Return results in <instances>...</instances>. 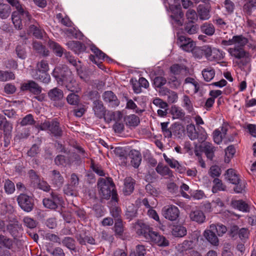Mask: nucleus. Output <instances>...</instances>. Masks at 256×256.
Returning a JSON list of instances; mask_svg holds the SVG:
<instances>
[{
    "label": "nucleus",
    "instance_id": "obj_1",
    "mask_svg": "<svg viewBox=\"0 0 256 256\" xmlns=\"http://www.w3.org/2000/svg\"><path fill=\"white\" fill-rule=\"evenodd\" d=\"M248 42L247 38L242 34L234 36L228 40H222L220 44L222 46L234 45V46L228 49L230 54L235 58L240 60L247 56L248 53L244 48Z\"/></svg>",
    "mask_w": 256,
    "mask_h": 256
},
{
    "label": "nucleus",
    "instance_id": "obj_2",
    "mask_svg": "<svg viewBox=\"0 0 256 256\" xmlns=\"http://www.w3.org/2000/svg\"><path fill=\"white\" fill-rule=\"evenodd\" d=\"M135 228L137 234L143 236L147 241L160 246L168 245L169 242L165 237L152 230V228L142 222H138L135 225Z\"/></svg>",
    "mask_w": 256,
    "mask_h": 256
},
{
    "label": "nucleus",
    "instance_id": "obj_3",
    "mask_svg": "<svg viewBox=\"0 0 256 256\" xmlns=\"http://www.w3.org/2000/svg\"><path fill=\"white\" fill-rule=\"evenodd\" d=\"M98 187L102 198L108 200L112 196V200L118 202V194L114 189V184L111 178H100L98 182Z\"/></svg>",
    "mask_w": 256,
    "mask_h": 256
},
{
    "label": "nucleus",
    "instance_id": "obj_4",
    "mask_svg": "<svg viewBox=\"0 0 256 256\" xmlns=\"http://www.w3.org/2000/svg\"><path fill=\"white\" fill-rule=\"evenodd\" d=\"M72 72L66 65L59 66L54 68L52 76L60 85H62L68 82L72 77Z\"/></svg>",
    "mask_w": 256,
    "mask_h": 256
},
{
    "label": "nucleus",
    "instance_id": "obj_5",
    "mask_svg": "<svg viewBox=\"0 0 256 256\" xmlns=\"http://www.w3.org/2000/svg\"><path fill=\"white\" fill-rule=\"evenodd\" d=\"M186 130L188 136L192 140H197L199 143H202L207 138V134L202 127L196 128L194 124H190L186 126Z\"/></svg>",
    "mask_w": 256,
    "mask_h": 256
},
{
    "label": "nucleus",
    "instance_id": "obj_6",
    "mask_svg": "<svg viewBox=\"0 0 256 256\" xmlns=\"http://www.w3.org/2000/svg\"><path fill=\"white\" fill-rule=\"evenodd\" d=\"M39 128L42 130H48L56 138H60L62 135V130L60 126V123L55 119L52 121L46 120L41 124Z\"/></svg>",
    "mask_w": 256,
    "mask_h": 256
},
{
    "label": "nucleus",
    "instance_id": "obj_7",
    "mask_svg": "<svg viewBox=\"0 0 256 256\" xmlns=\"http://www.w3.org/2000/svg\"><path fill=\"white\" fill-rule=\"evenodd\" d=\"M177 37V43L184 50L188 52L194 50V53L200 51L199 48H196L195 42L190 38L178 34Z\"/></svg>",
    "mask_w": 256,
    "mask_h": 256
},
{
    "label": "nucleus",
    "instance_id": "obj_8",
    "mask_svg": "<svg viewBox=\"0 0 256 256\" xmlns=\"http://www.w3.org/2000/svg\"><path fill=\"white\" fill-rule=\"evenodd\" d=\"M18 204L24 212H32L34 206V200L32 197L25 194H21L16 198Z\"/></svg>",
    "mask_w": 256,
    "mask_h": 256
},
{
    "label": "nucleus",
    "instance_id": "obj_9",
    "mask_svg": "<svg viewBox=\"0 0 256 256\" xmlns=\"http://www.w3.org/2000/svg\"><path fill=\"white\" fill-rule=\"evenodd\" d=\"M62 196L54 192H52L49 198L43 200V204L44 207L51 210H56L59 205L62 204Z\"/></svg>",
    "mask_w": 256,
    "mask_h": 256
},
{
    "label": "nucleus",
    "instance_id": "obj_10",
    "mask_svg": "<svg viewBox=\"0 0 256 256\" xmlns=\"http://www.w3.org/2000/svg\"><path fill=\"white\" fill-rule=\"evenodd\" d=\"M48 95L50 100L53 102L54 106L62 108L64 106V92L62 90L54 88L48 92Z\"/></svg>",
    "mask_w": 256,
    "mask_h": 256
},
{
    "label": "nucleus",
    "instance_id": "obj_11",
    "mask_svg": "<svg viewBox=\"0 0 256 256\" xmlns=\"http://www.w3.org/2000/svg\"><path fill=\"white\" fill-rule=\"evenodd\" d=\"M163 216L167 220L170 221L177 220L180 215V211L178 208L174 205L164 206L162 209Z\"/></svg>",
    "mask_w": 256,
    "mask_h": 256
},
{
    "label": "nucleus",
    "instance_id": "obj_12",
    "mask_svg": "<svg viewBox=\"0 0 256 256\" xmlns=\"http://www.w3.org/2000/svg\"><path fill=\"white\" fill-rule=\"evenodd\" d=\"M170 18L173 20L172 23L180 26H183L184 22V13L180 5H176L172 10Z\"/></svg>",
    "mask_w": 256,
    "mask_h": 256
},
{
    "label": "nucleus",
    "instance_id": "obj_13",
    "mask_svg": "<svg viewBox=\"0 0 256 256\" xmlns=\"http://www.w3.org/2000/svg\"><path fill=\"white\" fill-rule=\"evenodd\" d=\"M49 178L51 184L57 188L62 187L64 182V176L60 172L56 170H54L50 172Z\"/></svg>",
    "mask_w": 256,
    "mask_h": 256
},
{
    "label": "nucleus",
    "instance_id": "obj_14",
    "mask_svg": "<svg viewBox=\"0 0 256 256\" xmlns=\"http://www.w3.org/2000/svg\"><path fill=\"white\" fill-rule=\"evenodd\" d=\"M20 89L22 91H28L36 95L39 94L42 92L41 87L33 80H28L22 84Z\"/></svg>",
    "mask_w": 256,
    "mask_h": 256
},
{
    "label": "nucleus",
    "instance_id": "obj_15",
    "mask_svg": "<svg viewBox=\"0 0 256 256\" xmlns=\"http://www.w3.org/2000/svg\"><path fill=\"white\" fill-rule=\"evenodd\" d=\"M102 97L103 100L112 108H115L120 104V100L112 91L104 92L102 95Z\"/></svg>",
    "mask_w": 256,
    "mask_h": 256
},
{
    "label": "nucleus",
    "instance_id": "obj_16",
    "mask_svg": "<svg viewBox=\"0 0 256 256\" xmlns=\"http://www.w3.org/2000/svg\"><path fill=\"white\" fill-rule=\"evenodd\" d=\"M92 110L96 117L98 118H102L106 114V108L102 102L99 100H94L92 102Z\"/></svg>",
    "mask_w": 256,
    "mask_h": 256
},
{
    "label": "nucleus",
    "instance_id": "obj_17",
    "mask_svg": "<svg viewBox=\"0 0 256 256\" xmlns=\"http://www.w3.org/2000/svg\"><path fill=\"white\" fill-rule=\"evenodd\" d=\"M183 25L182 30L184 33L188 35L196 34L199 30L198 25L194 22H186Z\"/></svg>",
    "mask_w": 256,
    "mask_h": 256
},
{
    "label": "nucleus",
    "instance_id": "obj_18",
    "mask_svg": "<svg viewBox=\"0 0 256 256\" xmlns=\"http://www.w3.org/2000/svg\"><path fill=\"white\" fill-rule=\"evenodd\" d=\"M128 158L130 160L131 164L135 168H138L142 161L140 153L136 150H132L128 154Z\"/></svg>",
    "mask_w": 256,
    "mask_h": 256
},
{
    "label": "nucleus",
    "instance_id": "obj_19",
    "mask_svg": "<svg viewBox=\"0 0 256 256\" xmlns=\"http://www.w3.org/2000/svg\"><path fill=\"white\" fill-rule=\"evenodd\" d=\"M231 206L234 209H237L244 212H250V206L244 201L240 200H232L230 203Z\"/></svg>",
    "mask_w": 256,
    "mask_h": 256
},
{
    "label": "nucleus",
    "instance_id": "obj_20",
    "mask_svg": "<svg viewBox=\"0 0 256 256\" xmlns=\"http://www.w3.org/2000/svg\"><path fill=\"white\" fill-rule=\"evenodd\" d=\"M66 45L70 50L77 54L83 52L86 50L84 44L78 41H70L66 43Z\"/></svg>",
    "mask_w": 256,
    "mask_h": 256
},
{
    "label": "nucleus",
    "instance_id": "obj_21",
    "mask_svg": "<svg viewBox=\"0 0 256 256\" xmlns=\"http://www.w3.org/2000/svg\"><path fill=\"white\" fill-rule=\"evenodd\" d=\"M198 16L201 20H206L210 18V9L208 6L199 5L197 8Z\"/></svg>",
    "mask_w": 256,
    "mask_h": 256
},
{
    "label": "nucleus",
    "instance_id": "obj_22",
    "mask_svg": "<svg viewBox=\"0 0 256 256\" xmlns=\"http://www.w3.org/2000/svg\"><path fill=\"white\" fill-rule=\"evenodd\" d=\"M225 178L230 182L236 184L240 181V176L232 168L228 169L225 174Z\"/></svg>",
    "mask_w": 256,
    "mask_h": 256
},
{
    "label": "nucleus",
    "instance_id": "obj_23",
    "mask_svg": "<svg viewBox=\"0 0 256 256\" xmlns=\"http://www.w3.org/2000/svg\"><path fill=\"white\" fill-rule=\"evenodd\" d=\"M134 180L131 177H128L125 178L123 188V192L124 195L128 196L134 190Z\"/></svg>",
    "mask_w": 256,
    "mask_h": 256
},
{
    "label": "nucleus",
    "instance_id": "obj_24",
    "mask_svg": "<svg viewBox=\"0 0 256 256\" xmlns=\"http://www.w3.org/2000/svg\"><path fill=\"white\" fill-rule=\"evenodd\" d=\"M54 164L58 166L66 167L72 164V161L70 156H65L62 154L58 155L54 160Z\"/></svg>",
    "mask_w": 256,
    "mask_h": 256
},
{
    "label": "nucleus",
    "instance_id": "obj_25",
    "mask_svg": "<svg viewBox=\"0 0 256 256\" xmlns=\"http://www.w3.org/2000/svg\"><path fill=\"white\" fill-rule=\"evenodd\" d=\"M156 172L162 176H167L169 178L174 176L173 172L166 166H164L162 163L159 162L156 168Z\"/></svg>",
    "mask_w": 256,
    "mask_h": 256
},
{
    "label": "nucleus",
    "instance_id": "obj_26",
    "mask_svg": "<svg viewBox=\"0 0 256 256\" xmlns=\"http://www.w3.org/2000/svg\"><path fill=\"white\" fill-rule=\"evenodd\" d=\"M190 218L192 221L196 222L199 224L203 223L206 218L204 214L200 210L191 212L190 214Z\"/></svg>",
    "mask_w": 256,
    "mask_h": 256
},
{
    "label": "nucleus",
    "instance_id": "obj_27",
    "mask_svg": "<svg viewBox=\"0 0 256 256\" xmlns=\"http://www.w3.org/2000/svg\"><path fill=\"white\" fill-rule=\"evenodd\" d=\"M202 33L208 36H212L215 33V28L214 24L208 22L203 23L200 26Z\"/></svg>",
    "mask_w": 256,
    "mask_h": 256
},
{
    "label": "nucleus",
    "instance_id": "obj_28",
    "mask_svg": "<svg viewBox=\"0 0 256 256\" xmlns=\"http://www.w3.org/2000/svg\"><path fill=\"white\" fill-rule=\"evenodd\" d=\"M34 74H32L34 78L36 80L48 84L50 80V76L47 72H42V70H35Z\"/></svg>",
    "mask_w": 256,
    "mask_h": 256
},
{
    "label": "nucleus",
    "instance_id": "obj_29",
    "mask_svg": "<svg viewBox=\"0 0 256 256\" xmlns=\"http://www.w3.org/2000/svg\"><path fill=\"white\" fill-rule=\"evenodd\" d=\"M16 12H17L18 16L20 17L25 25L28 24V22H30L32 17L28 11L24 8L23 6L19 8Z\"/></svg>",
    "mask_w": 256,
    "mask_h": 256
},
{
    "label": "nucleus",
    "instance_id": "obj_30",
    "mask_svg": "<svg viewBox=\"0 0 256 256\" xmlns=\"http://www.w3.org/2000/svg\"><path fill=\"white\" fill-rule=\"evenodd\" d=\"M182 104V106L185 108L188 114L192 115L194 114V110L192 102L188 96L184 95L183 96Z\"/></svg>",
    "mask_w": 256,
    "mask_h": 256
},
{
    "label": "nucleus",
    "instance_id": "obj_31",
    "mask_svg": "<svg viewBox=\"0 0 256 256\" xmlns=\"http://www.w3.org/2000/svg\"><path fill=\"white\" fill-rule=\"evenodd\" d=\"M202 150L205 153L208 158L210 160L213 159L216 149L212 144L208 142H205L202 147Z\"/></svg>",
    "mask_w": 256,
    "mask_h": 256
},
{
    "label": "nucleus",
    "instance_id": "obj_32",
    "mask_svg": "<svg viewBox=\"0 0 256 256\" xmlns=\"http://www.w3.org/2000/svg\"><path fill=\"white\" fill-rule=\"evenodd\" d=\"M160 93L162 95H168V101L170 103L176 102L178 98L176 92L171 91L168 88H163L162 90H160Z\"/></svg>",
    "mask_w": 256,
    "mask_h": 256
},
{
    "label": "nucleus",
    "instance_id": "obj_33",
    "mask_svg": "<svg viewBox=\"0 0 256 256\" xmlns=\"http://www.w3.org/2000/svg\"><path fill=\"white\" fill-rule=\"evenodd\" d=\"M30 32L32 34L37 38H42L44 33V30L40 26L39 24H31L29 27Z\"/></svg>",
    "mask_w": 256,
    "mask_h": 256
},
{
    "label": "nucleus",
    "instance_id": "obj_34",
    "mask_svg": "<svg viewBox=\"0 0 256 256\" xmlns=\"http://www.w3.org/2000/svg\"><path fill=\"white\" fill-rule=\"evenodd\" d=\"M124 120L127 126L133 128L138 126L140 122L139 118L135 114L126 116L124 118Z\"/></svg>",
    "mask_w": 256,
    "mask_h": 256
},
{
    "label": "nucleus",
    "instance_id": "obj_35",
    "mask_svg": "<svg viewBox=\"0 0 256 256\" xmlns=\"http://www.w3.org/2000/svg\"><path fill=\"white\" fill-rule=\"evenodd\" d=\"M204 236L206 239L212 245L217 246L218 244V239L215 233L211 230L204 232Z\"/></svg>",
    "mask_w": 256,
    "mask_h": 256
},
{
    "label": "nucleus",
    "instance_id": "obj_36",
    "mask_svg": "<svg viewBox=\"0 0 256 256\" xmlns=\"http://www.w3.org/2000/svg\"><path fill=\"white\" fill-rule=\"evenodd\" d=\"M11 13V8L10 6L6 4H0V18L2 19H6Z\"/></svg>",
    "mask_w": 256,
    "mask_h": 256
},
{
    "label": "nucleus",
    "instance_id": "obj_37",
    "mask_svg": "<svg viewBox=\"0 0 256 256\" xmlns=\"http://www.w3.org/2000/svg\"><path fill=\"white\" fill-rule=\"evenodd\" d=\"M172 234L175 236L182 237L186 234V229L185 227L180 225L174 226L172 228Z\"/></svg>",
    "mask_w": 256,
    "mask_h": 256
},
{
    "label": "nucleus",
    "instance_id": "obj_38",
    "mask_svg": "<svg viewBox=\"0 0 256 256\" xmlns=\"http://www.w3.org/2000/svg\"><path fill=\"white\" fill-rule=\"evenodd\" d=\"M28 174L30 180V186L32 188H36V186L38 185V182H40V176L33 170H29Z\"/></svg>",
    "mask_w": 256,
    "mask_h": 256
},
{
    "label": "nucleus",
    "instance_id": "obj_39",
    "mask_svg": "<svg viewBox=\"0 0 256 256\" xmlns=\"http://www.w3.org/2000/svg\"><path fill=\"white\" fill-rule=\"evenodd\" d=\"M202 74L206 81L210 82L214 78L215 71L211 67L206 68L202 70Z\"/></svg>",
    "mask_w": 256,
    "mask_h": 256
},
{
    "label": "nucleus",
    "instance_id": "obj_40",
    "mask_svg": "<svg viewBox=\"0 0 256 256\" xmlns=\"http://www.w3.org/2000/svg\"><path fill=\"white\" fill-rule=\"evenodd\" d=\"M169 122H163L160 123L161 129L164 138H170L172 137V126L168 127Z\"/></svg>",
    "mask_w": 256,
    "mask_h": 256
},
{
    "label": "nucleus",
    "instance_id": "obj_41",
    "mask_svg": "<svg viewBox=\"0 0 256 256\" xmlns=\"http://www.w3.org/2000/svg\"><path fill=\"white\" fill-rule=\"evenodd\" d=\"M33 48L38 53L43 56H48L49 54L48 50L39 42H34Z\"/></svg>",
    "mask_w": 256,
    "mask_h": 256
},
{
    "label": "nucleus",
    "instance_id": "obj_42",
    "mask_svg": "<svg viewBox=\"0 0 256 256\" xmlns=\"http://www.w3.org/2000/svg\"><path fill=\"white\" fill-rule=\"evenodd\" d=\"M50 46L58 56L61 57L65 52L64 49L58 44L54 42H51L50 43Z\"/></svg>",
    "mask_w": 256,
    "mask_h": 256
},
{
    "label": "nucleus",
    "instance_id": "obj_43",
    "mask_svg": "<svg viewBox=\"0 0 256 256\" xmlns=\"http://www.w3.org/2000/svg\"><path fill=\"white\" fill-rule=\"evenodd\" d=\"M62 244L68 249L76 251V244L74 240L71 237L67 236L64 238L62 242Z\"/></svg>",
    "mask_w": 256,
    "mask_h": 256
},
{
    "label": "nucleus",
    "instance_id": "obj_44",
    "mask_svg": "<svg viewBox=\"0 0 256 256\" xmlns=\"http://www.w3.org/2000/svg\"><path fill=\"white\" fill-rule=\"evenodd\" d=\"M166 79L161 76L155 77L153 80L154 85L156 88H160L159 91L162 90L163 88H164L163 86L166 84Z\"/></svg>",
    "mask_w": 256,
    "mask_h": 256
},
{
    "label": "nucleus",
    "instance_id": "obj_45",
    "mask_svg": "<svg viewBox=\"0 0 256 256\" xmlns=\"http://www.w3.org/2000/svg\"><path fill=\"white\" fill-rule=\"evenodd\" d=\"M14 78L15 75L12 72L0 70V81L6 82Z\"/></svg>",
    "mask_w": 256,
    "mask_h": 256
},
{
    "label": "nucleus",
    "instance_id": "obj_46",
    "mask_svg": "<svg viewBox=\"0 0 256 256\" xmlns=\"http://www.w3.org/2000/svg\"><path fill=\"white\" fill-rule=\"evenodd\" d=\"M172 114L174 118H178L184 120V118L185 113L182 110L176 106L172 108Z\"/></svg>",
    "mask_w": 256,
    "mask_h": 256
},
{
    "label": "nucleus",
    "instance_id": "obj_47",
    "mask_svg": "<svg viewBox=\"0 0 256 256\" xmlns=\"http://www.w3.org/2000/svg\"><path fill=\"white\" fill-rule=\"evenodd\" d=\"M90 50L94 54L96 58H98L100 60H105V58H108V56L106 54L94 44L90 46Z\"/></svg>",
    "mask_w": 256,
    "mask_h": 256
},
{
    "label": "nucleus",
    "instance_id": "obj_48",
    "mask_svg": "<svg viewBox=\"0 0 256 256\" xmlns=\"http://www.w3.org/2000/svg\"><path fill=\"white\" fill-rule=\"evenodd\" d=\"M76 92H72L70 94L66 97L68 102L71 105L76 106L79 104L80 98L78 94H76Z\"/></svg>",
    "mask_w": 256,
    "mask_h": 256
},
{
    "label": "nucleus",
    "instance_id": "obj_49",
    "mask_svg": "<svg viewBox=\"0 0 256 256\" xmlns=\"http://www.w3.org/2000/svg\"><path fill=\"white\" fill-rule=\"evenodd\" d=\"M76 188V187L70 184H67L64 186L63 190L67 196H76L78 193Z\"/></svg>",
    "mask_w": 256,
    "mask_h": 256
},
{
    "label": "nucleus",
    "instance_id": "obj_50",
    "mask_svg": "<svg viewBox=\"0 0 256 256\" xmlns=\"http://www.w3.org/2000/svg\"><path fill=\"white\" fill-rule=\"evenodd\" d=\"M12 19L16 28L22 30V20L18 16L17 12H14L12 15Z\"/></svg>",
    "mask_w": 256,
    "mask_h": 256
},
{
    "label": "nucleus",
    "instance_id": "obj_51",
    "mask_svg": "<svg viewBox=\"0 0 256 256\" xmlns=\"http://www.w3.org/2000/svg\"><path fill=\"white\" fill-rule=\"evenodd\" d=\"M186 22H196L198 20V14L194 10L188 9L186 14Z\"/></svg>",
    "mask_w": 256,
    "mask_h": 256
},
{
    "label": "nucleus",
    "instance_id": "obj_52",
    "mask_svg": "<svg viewBox=\"0 0 256 256\" xmlns=\"http://www.w3.org/2000/svg\"><path fill=\"white\" fill-rule=\"evenodd\" d=\"M66 86L68 90L72 92H78L80 91V88L78 87V84L75 80H71L66 83Z\"/></svg>",
    "mask_w": 256,
    "mask_h": 256
},
{
    "label": "nucleus",
    "instance_id": "obj_53",
    "mask_svg": "<svg viewBox=\"0 0 256 256\" xmlns=\"http://www.w3.org/2000/svg\"><path fill=\"white\" fill-rule=\"evenodd\" d=\"M214 186L212 187V192H216L219 190H226V186H224L222 180L218 178H215L213 180Z\"/></svg>",
    "mask_w": 256,
    "mask_h": 256
},
{
    "label": "nucleus",
    "instance_id": "obj_54",
    "mask_svg": "<svg viewBox=\"0 0 256 256\" xmlns=\"http://www.w3.org/2000/svg\"><path fill=\"white\" fill-rule=\"evenodd\" d=\"M146 250L143 245L138 244L136 246L135 250L130 254V256H145Z\"/></svg>",
    "mask_w": 256,
    "mask_h": 256
},
{
    "label": "nucleus",
    "instance_id": "obj_55",
    "mask_svg": "<svg viewBox=\"0 0 256 256\" xmlns=\"http://www.w3.org/2000/svg\"><path fill=\"white\" fill-rule=\"evenodd\" d=\"M4 189L8 194L14 193L15 190L14 183L8 179L6 180L4 184Z\"/></svg>",
    "mask_w": 256,
    "mask_h": 256
},
{
    "label": "nucleus",
    "instance_id": "obj_56",
    "mask_svg": "<svg viewBox=\"0 0 256 256\" xmlns=\"http://www.w3.org/2000/svg\"><path fill=\"white\" fill-rule=\"evenodd\" d=\"M72 210L80 220H84L86 219V212L84 209L74 205V208H72Z\"/></svg>",
    "mask_w": 256,
    "mask_h": 256
},
{
    "label": "nucleus",
    "instance_id": "obj_57",
    "mask_svg": "<svg viewBox=\"0 0 256 256\" xmlns=\"http://www.w3.org/2000/svg\"><path fill=\"white\" fill-rule=\"evenodd\" d=\"M256 7V2L253 0H249L243 6V11L247 14L250 15L252 9Z\"/></svg>",
    "mask_w": 256,
    "mask_h": 256
},
{
    "label": "nucleus",
    "instance_id": "obj_58",
    "mask_svg": "<svg viewBox=\"0 0 256 256\" xmlns=\"http://www.w3.org/2000/svg\"><path fill=\"white\" fill-rule=\"evenodd\" d=\"M35 122L33 116L31 114H28L23 118L20 123L22 126H25L32 125L35 124Z\"/></svg>",
    "mask_w": 256,
    "mask_h": 256
},
{
    "label": "nucleus",
    "instance_id": "obj_59",
    "mask_svg": "<svg viewBox=\"0 0 256 256\" xmlns=\"http://www.w3.org/2000/svg\"><path fill=\"white\" fill-rule=\"evenodd\" d=\"M66 34L71 38H78L82 35V33L78 30H76L75 28H66L64 30Z\"/></svg>",
    "mask_w": 256,
    "mask_h": 256
},
{
    "label": "nucleus",
    "instance_id": "obj_60",
    "mask_svg": "<svg viewBox=\"0 0 256 256\" xmlns=\"http://www.w3.org/2000/svg\"><path fill=\"white\" fill-rule=\"evenodd\" d=\"M137 214V211L133 205L132 206H129L126 210V216L127 219H128L130 220H132L133 218H135Z\"/></svg>",
    "mask_w": 256,
    "mask_h": 256
},
{
    "label": "nucleus",
    "instance_id": "obj_61",
    "mask_svg": "<svg viewBox=\"0 0 256 256\" xmlns=\"http://www.w3.org/2000/svg\"><path fill=\"white\" fill-rule=\"evenodd\" d=\"M0 244L5 248L10 249L12 246V241L11 239L6 236L0 234Z\"/></svg>",
    "mask_w": 256,
    "mask_h": 256
},
{
    "label": "nucleus",
    "instance_id": "obj_62",
    "mask_svg": "<svg viewBox=\"0 0 256 256\" xmlns=\"http://www.w3.org/2000/svg\"><path fill=\"white\" fill-rule=\"evenodd\" d=\"M21 228V226L18 224H10L7 225L6 229L12 235L14 236L18 232V230Z\"/></svg>",
    "mask_w": 256,
    "mask_h": 256
},
{
    "label": "nucleus",
    "instance_id": "obj_63",
    "mask_svg": "<svg viewBox=\"0 0 256 256\" xmlns=\"http://www.w3.org/2000/svg\"><path fill=\"white\" fill-rule=\"evenodd\" d=\"M172 134L174 135H182V132H184L183 126L178 123H174L172 125Z\"/></svg>",
    "mask_w": 256,
    "mask_h": 256
},
{
    "label": "nucleus",
    "instance_id": "obj_64",
    "mask_svg": "<svg viewBox=\"0 0 256 256\" xmlns=\"http://www.w3.org/2000/svg\"><path fill=\"white\" fill-rule=\"evenodd\" d=\"M168 84L172 88H177L180 85V82L175 76H171L168 79Z\"/></svg>",
    "mask_w": 256,
    "mask_h": 256
}]
</instances>
